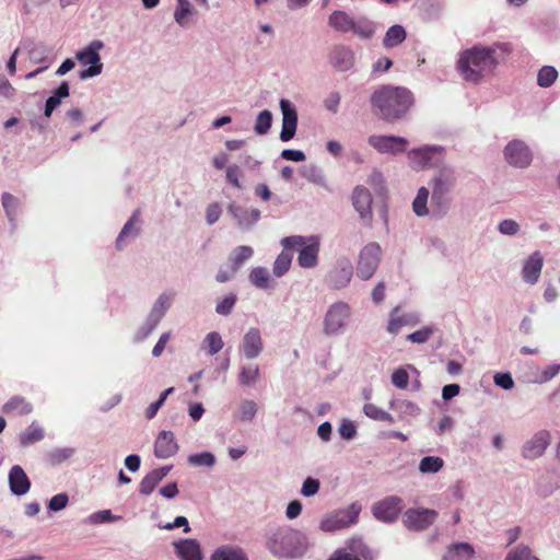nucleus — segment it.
I'll use <instances>...</instances> for the list:
<instances>
[{
    "label": "nucleus",
    "mask_w": 560,
    "mask_h": 560,
    "mask_svg": "<svg viewBox=\"0 0 560 560\" xmlns=\"http://www.w3.org/2000/svg\"><path fill=\"white\" fill-rule=\"evenodd\" d=\"M338 433L341 439L350 441L357 436V427L353 421L343 419L338 428Z\"/></svg>",
    "instance_id": "obj_63"
},
{
    "label": "nucleus",
    "mask_w": 560,
    "mask_h": 560,
    "mask_svg": "<svg viewBox=\"0 0 560 560\" xmlns=\"http://www.w3.org/2000/svg\"><path fill=\"white\" fill-rule=\"evenodd\" d=\"M328 24L338 32L347 33L353 26V19L345 11L336 10L329 15Z\"/></svg>",
    "instance_id": "obj_37"
},
{
    "label": "nucleus",
    "mask_w": 560,
    "mask_h": 560,
    "mask_svg": "<svg viewBox=\"0 0 560 560\" xmlns=\"http://www.w3.org/2000/svg\"><path fill=\"white\" fill-rule=\"evenodd\" d=\"M475 556L474 547L468 542H455L448 546L442 560H470Z\"/></svg>",
    "instance_id": "obj_31"
},
{
    "label": "nucleus",
    "mask_w": 560,
    "mask_h": 560,
    "mask_svg": "<svg viewBox=\"0 0 560 560\" xmlns=\"http://www.w3.org/2000/svg\"><path fill=\"white\" fill-rule=\"evenodd\" d=\"M438 518V512L432 509H408L402 515V523L409 529L413 532L425 530L431 526Z\"/></svg>",
    "instance_id": "obj_14"
},
{
    "label": "nucleus",
    "mask_w": 560,
    "mask_h": 560,
    "mask_svg": "<svg viewBox=\"0 0 560 560\" xmlns=\"http://www.w3.org/2000/svg\"><path fill=\"white\" fill-rule=\"evenodd\" d=\"M377 552L371 549L362 538L352 537L343 547L337 549L328 560H375Z\"/></svg>",
    "instance_id": "obj_9"
},
{
    "label": "nucleus",
    "mask_w": 560,
    "mask_h": 560,
    "mask_svg": "<svg viewBox=\"0 0 560 560\" xmlns=\"http://www.w3.org/2000/svg\"><path fill=\"white\" fill-rule=\"evenodd\" d=\"M4 413L28 415L33 411V406L22 396H13L2 408Z\"/></svg>",
    "instance_id": "obj_39"
},
{
    "label": "nucleus",
    "mask_w": 560,
    "mask_h": 560,
    "mask_svg": "<svg viewBox=\"0 0 560 560\" xmlns=\"http://www.w3.org/2000/svg\"><path fill=\"white\" fill-rule=\"evenodd\" d=\"M404 508L402 500L396 495H389L376 502L372 506L374 517L383 523H393L398 518Z\"/></svg>",
    "instance_id": "obj_15"
},
{
    "label": "nucleus",
    "mask_w": 560,
    "mask_h": 560,
    "mask_svg": "<svg viewBox=\"0 0 560 560\" xmlns=\"http://www.w3.org/2000/svg\"><path fill=\"white\" fill-rule=\"evenodd\" d=\"M237 302L235 293H229L217 302L215 312L221 316H229Z\"/></svg>",
    "instance_id": "obj_57"
},
{
    "label": "nucleus",
    "mask_w": 560,
    "mask_h": 560,
    "mask_svg": "<svg viewBox=\"0 0 560 560\" xmlns=\"http://www.w3.org/2000/svg\"><path fill=\"white\" fill-rule=\"evenodd\" d=\"M45 433L42 427L36 424V422H32L24 431H22L19 435L20 443L23 446L32 445L36 442H39L44 439Z\"/></svg>",
    "instance_id": "obj_43"
},
{
    "label": "nucleus",
    "mask_w": 560,
    "mask_h": 560,
    "mask_svg": "<svg viewBox=\"0 0 560 560\" xmlns=\"http://www.w3.org/2000/svg\"><path fill=\"white\" fill-rule=\"evenodd\" d=\"M70 94V86L68 82L63 81L52 92V94L46 100L44 115L49 118L52 112L60 105L61 101L68 97Z\"/></svg>",
    "instance_id": "obj_32"
},
{
    "label": "nucleus",
    "mask_w": 560,
    "mask_h": 560,
    "mask_svg": "<svg viewBox=\"0 0 560 560\" xmlns=\"http://www.w3.org/2000/svg\"><path fill=\"white\" fill-rule=\"evenodd\" d=\"M176 293L174 291L168 290L162 292L154 301L149 316L156 319L158 322H161L167 311L171 308Z\"/></svg>",
    "instance_id": "obj_28"
},
{
    "label": "nucleus",
    "mask_w": 560,
    "mask_h": 560,
    "mask_svg": "<svg viewBox=\"0 0 560 560\" xmlns=\"http://www.w3.org/2000/svg\"><path fill=\"white\" fill-rule=\"evenodd\" d=\"M9 488L12 494L22 497L31 489V480L20 465L11 467L8 475Z\"/></svg>",
    "instance_id": "obj_25"
},
{
    "label": "nucleus",
    "mask_w": 560,
    "mask_h": 560,
    "mask_svg": "<svg viewBox=\"0 0 560 560\" xmlns=\"http://www.w3.org/2000/svg\"><path fill=\"white\" fill-rule=\"evenodd\" d=\"M159 324L160 322L148 315L143 324L135 334L133 341L142 342L143 340H145L155 330Z\"/></svg>",
    "instance_id": "obj_55"
},
{
    "label": "nucleus",
    "mask_w": 560,
    "mask_h": 560,
    "mask_svg": "<svg viewBox=\"0 0 560 560\" xmlns=\"http://www.w3.org/2000/svg\"><path fill=\"white\" fill-rule=\"evenodd\" d=\"M175 390L174 387H168L166 388L164 392L161 393L159 399L154 402H152L145 410V417L147 419L151 420L153 419L158 411L160 410V408L164 405L165 400L167 399V397L173 394Z\"/></svg>",
    "instance_id": "obj_61"
},
{
    "label": "nucleus",
    "mask_w": 560,
    "mask_h": 560,
    "mask_svg": "<svg viewBox=\"0 0 560 560\" xmlns=\"http://www.w3.org/2000/svg\"><path fill=\"white\" fill-rule=\"evenodd\" d=\"M264 350V341L261 332L258 328H249L243 336L240 345V351L242 355L247 360H254L258 358Z\"/></svg>",
    "instance_id": "obj_19"
},
{
    "label": "nucleus",
    "mask_w": 560,
    "mask_h": 560,
    "mask_svg": "<svg viewBox=\"0 0 560 560\" xmlns=\"http://www.w3.org/2000/svg\"><path fill=\"white\" fill-rule=\"evenodd\" d=\"M260 377V369L256 363L243 364L240 368V373L237 375V382L243 387H250L255 385V383Z\"/></svg>",
    "instance_id": "obj_36"
},
{
    "label": "nucleus",
    "mask_w": 560,
    "mask_h": 560,
    "mask_svg": "<svg viewBox=\"0 0 560 560\" xmlns=\"http://www.w3.org/2000/svg\"><path fill=\"white\" fill-rule=\"evenodd\" d=\"M74 454V447H56L47 454V457L51 465H60L71 458Z\"/></svg>",
    "instance_id": "obj_52"
},
{
    "label": "nucleus",
    "mask_w": 560,
    "mask_h": 560,
    "mask_svg": "<svg viewBox=\"0 0 560 560\" xmlns=\"http://www.w3.org/2000/svg\"><path fill=\"white\" fill-rule=\"evenodd\" d=\"M271 126L272 113L268 109H264L256 117L254 124V131L259 136H264L269 132Z\"/></svg>",
    "instance_id": "obj_49"
},
{
    "label": "nucleus",
    "mask_w": 560,
    "mask_h": 560,
    "mask_svg": "<svg viewBox=\"0 0 560 560\" xmlns=\"http://www.w3.org/2000/svg\"><path fill=\"white\" fill-rule=\"evenodd\" d=\"M140 210L137 209L124 224L116 238L115 245L117 250H122L131 240H135L140 234Z\"/></svg>",
    "instance_id": "obj_23"
},
{
    "label": "nucleus",
    "mask_w": 560,
    "mask_h": 560,
    "mask_svg": "<svg viewBox=\"0 0 560 560\" xmlns=\"http://www.w3.org/2000/svg\"><path fill=\"white\" fill-rule=\"evenodd\" d=\"M510 51L509 44L503 43L491 46L476 45L460 52L457 70L465 81L478 84L493 73L500 59Z\"/></svg>",
    "instance_id": "obj_1"
},
{
    "label": "nucleus",
    "mask_w": 560,
    "mask_h": 560,
    "mask_svg": "<svg viewBox=\"0 0 560 560\" xmlns=\"http://www.w3.org/2000/svg\"><path fill=\"white\" fill-rule=\"evenodd\" d=\"M120 518H121V516L114 515L110 510H102V511L92 513L89 516V523L103 524V523L116 522Z\"/></svg>",
    "instance_id": "obj_62"
},
{
    "label": "nucleus",
    "mask_w": 560,
    "mask_h": 560,
    "mask_svg": "<svg viewBox=\"0 0 560 560\" xmlns=\"http://www.w3.org/2000/svg\"><path fill=\"white\" fill-rule=\"evenodd\" d=\"M558 489H560V482L551 477H542L536 482V494L542 499L549 498Z\"/></svg>",
    "instance_id": "obj_46"
},
{
    "label": "nucleus",
    "mask_w": 560,
    "mask_h": 560,
    "mask_svg": "<svg viewBox=\"0 0 560 560\" xmlns=\"http://www.w3.org/2000/svg\"><path fill=\"white\" fill-rule=\"evenodd\" d=\"M369 144L380 153L397 154L404 152L408 141L402 137L396 136H371L368 140Z\"/></svg>",
    "instance_id": "obj_20"
},
{
    "label": "nucleus",
    "mask_w": 560,
    "mask_h": 560,
    "mask_svg": "<svg viewBox=\"0 0 560 560\" xmlns=\"http://www.w3.org/2000/svg\"><path fill=\"white\" fill-rule=\"evenodd\" d=\"M161 482L159 477L151 470L147 474L139 483V492L143 495L151 494L155 487Z\"/></svg>",
    "instance_id": "obj_60"
},
{
    "label": "nucleus",
    "mask_w": 560,
    "mask_h": 560,
    "mask_svg": "<svg viewBox=\"0 0 560 560\" xmlns=\"http://www.w3.org/2000/svg\"><path fill=\"white\" fill-rule=\"evenodd\" d=\"M284 249L299 248L298 264L301 268L312 269L318 265L319 238L315 235H292L281 240Z\"/></svg>",
    "instance_id": "obj_4"
},
{
    "label": "nucleus",
    "mask_w": 560,
    "mask_h": 560,
    "mask_svg": "<svg viewBox=\"0 0 560 560\" xmlns=\"http://www.w3.org/2000/svg\"><path fill=\"white\" fill-rule=\"evenodd\" d=\"M329 61L337 71L346 72L353 68L355 55L350 47L336 45L329 52Z\"/></svg>",
    "instance_id": "obj_22"
},
{
    "label": "nucleus",
    "mask_w": 560,
    "mask_h": 560,
    "mask_svg": "<svg viewBox=\"0 0 560 560\" xmlns=\"http://www.w3.org/2000/svg\"><path fill=\"white\" fill-rule=\"evenodd\" d=\"M249 282L260 290L273 289L276 283L266 267H254L248 275Z\"/></svg>",
    "instance_id": "obj_30"
},
{
    "label": "nucleus",
    "mask_w": 560,
    "mask_h": 560,
    "mask_svg": "<svg viewBox=\"0 0 560 560\" xmlns=\"http://www.w3.org/2000/svg\"><path fill=\"white\" fill-rule=\"evenodd\" d=\"M258 412V405L252 399H243L234 417L242 422H252Z\"/></svg>",
    "instance_id": "obj_41"
},
{
    "label": "nucleus",
    "mask_w": 560,
    "mask_h": 560,
    "mask_svg": "<svg viewBox=\"0 0 560 560\" xmlns=\"http://www.w3.org/2000/svg\"><path fill=\"white\" fill-rule=\"evenodd\" d=\"M195 13V9L189 0H177V5L174 11L175 22L183 28L189 26V16Z\"/></svg>",
    "instance_id": "obj_40"
},
{
    "label": "nucleus",
    "mask_w": 560,
    "mask_h": 560,
    "mask_svg": "<svg viewBox=\"0 0 560 560\" xmlns=\"http://www.w3.org/2000/svg\"><path fill=\"white\" fill-rule=\"evenodd\" d=\"M560 372V364H550L544 369L538 366L533 368V372L530 376L526 377V382L528 383H537L542 384L552 380Z\"/></svg>",
    "instance_id": "obj_35"
},
{
    "label": "nucleus",
    "mask_w": 560,
    "mask_h": 560,
    "mask_svg": "<svg viewBox=\"0 0 560 560\" xmlns=\"http://www.w3.org/2000/svg\"><path fill=\"white\" fill-rule=\"evenodd\" d=\"M302 176L313 184L327 188V180L323 171L315 165L305 166Z\"/></svg>",
    "instance_id": "obj_51"
},
{
    "label": "nucleus",
    "mask_w": 560,
    "mask_h": 560,
    "mask_svg": "<svg viewBox=\"0 0 560 560\" xmlns=\"http://www.w3.org/2000/svg\"><path fill=\"white\" fill-rule=\"evenodd\" d=\"M444 148L441 145H423L408 152L410 165L415 170H423L439 165L443 161Z\"/></svg>",
    "instance_id": "obj_10"
},
{
    "label": "nucleus",
    "mask_w": 560,
    "mask_h": 560,
    "mask_svg": "<svg viewBox=\"0 0 560 560\" xmlns=\"http://www.w3.org/2000/svg\"><path fill=\"white\" fill-rule=\"evenodd\" d=\"M413 102L412 92L404 86L383 85L371 96L373 109L386 121L401 119Z\"/></svg>",
    "instance_id": "obj_2"
},
{
    "label": "nucleus",
    "mask_w": 560,
    "mask_h": 560,
    "mask_svg": "<svg viewBox=\"0 0 560 560\" xmlns=\"http://www.w3.org/2000/svg\"><path fill=\"white\" fill-rule=\"evenodd\" d=\"M456 182L454 168L444 166L432 177L430 186L434 192L452 196Z\"/></svg>",
    "instance_id": "obj_21"
},
{
    "label": "nucleus",
    "mask_w": 560,
    "mask_h": 560,
    "mask_svg": "<svg viewBox=\"0 0 560 560\" xmlns=\"http://www.w3.org/2000/svg\"><path fill=\"white\" fill-rule=\"evenodd\" d=\"M505 560H533L532 550L526 546H517L508 553Z\"/></svg>",
    "instance_id": "obj_64"
},
{
    "label": "nucleus",
    "mask_w": 560,
    "mask_h": 560,
    "mask_svg": "<svg viewBox=\"0 0 560 560\" xmlns=\"http://www.w3.org/2000/svg\"><path fill=\"white\" fill-rule=\"evenodd\" d=\"M104 43L100 39L92 40L83 49L77 51L75 58L81 66H89V68L80 71L79 78L86 80L96 77L103 71V63L101 61L100 50L103 49Z\"/></svg>",
    "instance_id": "obj_6"
},
{
    "label": "nucleus",
    "mask_w": 560,
    "mask_h": 560,
    "mask_svg": "<svg viewBox=\"0 0 560 560\" xmlns=\"http://www.w3.org/2000/svg\"><path fill=\"white\" fill-rule=\"evenodd\" d=\"M293 255L288 250H282L276 258L273 266H272V273L277 278H281L284 276L292 264Z\"/></svg>",
    "instance_id": "obj_47"
},
{
    "label": "nucleus",
    "mask_w": 560,
    "mask_h": 560,
    "mask_svg": "<svg viewBox=\"0 0 560 560\" xmlns=\"http://www.w3.org/2000/svg\"><path fill=\"white\" fill-rule=\"evenodd\" d=\"M353 277V265L347 257L336 260L334 266L325 276V283L331 290H342L347 288Z\"/></svg>",
    "instance_id": "obj_11"
},
{
    "label": "nucleus",
    "mask_w": 560,
    "mask_h": 560,
    "mask_svg": "<svg viewBox=\"0 0 560 560\" xmlns=\"http://www.w3.org/2000/svg\"><path fill=\"white\" fill-rule=\"evenodd\" d=\"M189 465L195 467H213L215 465V456L211 452H201L191 454L187 457Z\"/></svg>",
    "instance_id": "obj_54"
},
{
    "label": "nucleus",
    "mask_w": 560,
    "mask_h": 560,
    "mask_svg": "<svg viewBox=\"0 0 560 560\" xmlns=\"http://www.w3.org/2000/svg\"><path fill=\"white\" fill-rule=\"evenodd\" d=\"M173 545L175 553L180 560H202L201 547L196 539H179Z\"/></svg>",
    "instance_id": "obj_27"
},
{
    "label": "nucleus",
    "mask_w": 560,
    "mask_h": 560,
    "mask_svg": "<svg viewBox=\"0 0 560 560\" xmlns=\"http://www.w3.org/2000/svg\"><path fill=\"white\" fill-rule=\"evenodd\" d=\"M352 205L355 211L359 213L360 219L370 224L373 218L372 212V194L364 186L354 187L351 196Z\"/></svg>",
    "instance_id": "obj_18"
},
{
    "label": "nucleus",
    "mask_w": 560,
    "mask_h": 560,
    "mask_svg": "<svg viewBox=\"0 0 560 560\" xmlns=\"http://www.w3.org/2000/svg\"><path fill=\"white\" fill-rule=\"evenodd\" d=\"M178 444L172 431L163 430L159 433L154 443V455L158 458L166 459L178 452Z\"/></svg>",
    "instance_id": "obj_24"
},
{
    "label": "nucleus",
    "mask_w": 560,
    "mask_h": 560,
    "mask_svg": "<svg viewBox=\"0 0 560 560\" xmlns=\"http://www.w3.org/2000/svg\"><path fill=\"white\" fill-rule=\"evenodd\" d=\"M429 196L430 191L427 187H420L418 189L416 198L412 201V211L417 217H431V206L428 207Z\"/></svg>",
    "instance_id": "obj_38"
},
{
    "label": "nucleus",
    "mask_w": 560,
    "mask_h": 560,
    "mask_svg": "<svg viewBox=\"0 0 560 560\" xmlns=\"http://www.w3.org/2000/svg\"><path fill=\"white\" fill-rule=\"evenodd\" d=\"M558 78V71L552 66H544L537 73V84L540 88L551 86Z\"/></svg>",
    "instance_id": "obj_50"
},
{
    "label": "nucleus",
    "mask_w": 560,
    "mask_h": 560,
    "mask_svg": "<svg viewBox=\"0 0 560 560\" xmlns=\"http://www.w3.org/2000/svg\"><path fill=\"white\" fill-rule=\"evenodd\" d=\"M228 213L233 218L236 228L242 232L253 230L261 217L259 209L247 208L235 201L229 203Z\"/></svg>",
    "instance_id": "obj_13"
},
{
    "label": "nucleus",
    "mask_w": 560,
    "mask_h": 560,
    "mask_svg": "<svg viewBox=\"0 0 560 560\" xmlns=\"http://www.w3.org/2000/svg\"><path fill=\"white\" fill-rule=\"evenodd\" d=\"M352 316L351 306L343 301L332 303L326 311L323 330L327 336L342 335Z\"/></svg>",
    "instance_id": "obj_5"
},
{
    "label": "nucleus",
    "mask_w": 560,
    "mask_h": 560,
    "mask_svg": "<svg viewBox=\"0 0 560 560\" xmlns=\"http://www.w3.org/2000/svg\"><path fill=\"white\" fill-rule=\"evenodd\" d=\"M267 547L276 557L298 558L307 550V537L298 529L280 527L270 535Z\"/></svg>",
    "instance_id": "obj_3"
},
{
    "label": "nucleus",
    "mask_w": 560,
    "mask_h": 560,
    "mask_svg": "<svg viewBox=\"0 0 560 560\" xmlns=\"http://www.w3.org/2000/svg\"><path fill=\"white\" fill-rule=\"evenodd\" d=\"M363 413L372 419V420H375V421H382V422H387V423H394V418L390 413H388L387 411L378 408L377 406H375L374 404H365L363 406Z\"/></svg>",
    "instance_id": "obj_48"
},
{
    "label": "nucleus",
    "mask_w": 560,
    "mask_h": 560,
    "mask_svg": "<svg viewBox=\"0 0 560 560\" xmlns=\"http://www.w3.org/2000/svg\"><path fill=\"white\" fill-rule=\"evenodd\" d=\"M389 408L405 417H417L421 411L417 404L405 399L390 400Z\"/></svg>",
    "instance_id": "obj_45"
},
{
    "label": "nucleus",
    "mask_w": 560,
    "mask_h": 560,
    "mask_svg": "<svg viewBox=\"0 0 560 560\" xmlns=\"http://www.w3.org/2000/svg\"><path fill=\"white\" fill-rule=\"evenodd\" d=\"M282 114V128L280 131V140L288 142L292 140L298 128V112L295 106L287 98H281L279 103Z\"/></svg>",
    "instance_id": "obj_16"
},
{
    "label": "nucleus",
    "mask_w": 560,
    "mask_h": 560,
    "mask_svg": "<svg viewBox=\"0 0 560 560\" xmlns=\"http://www.w3.org/2000/svg\"><path fill=\"white\" fill-rule=\"evenodd\" d=\"M350 31H352L359 37L368 39L374 34V26L369 20L359 19L357 21L353 20V26Z\"/></svg>",
    "instance_id": "obj_59"
},
{
    "label": "nucleus",
    "mask_w": 560,
    "mask_h": 560,
    "mask_svg": "<svg viewBox=\"0 0 560 560\" xmlns=\"http://www.w3.org/2000/svg\"><path fill=\"white\" fill-rule=\"evenodd\" d=\"M551 441L550 432L547 430L537 431L522 446V456L525 459H536L541 457Z\"/></svg>",
    "instance_id": "obj_17"
},
{
    "label": "nucleus",
    "mask_w": 560,
    "mask_h": 560,
    "mask_svg": "<svg viewBox=\"0 0 560 560\" xmlns=\"http://www.w3.org/2000/svg\"><path fill=\"white\" fill-rule=\"evenodd\" d=\"M253 256L254 249L248 245H241L233 248L229 256V262L233 272H237Z\"/></svg>",
    "instance_id": "obj_34"
},
{
    "label": "nucleus",
    "mask_w": 560,
    "mask_h": 560,
    "mask_svg": "<svg viewBox=\"0 0 560 560\" xmlns=\"http://www.w3.org/2000/svg\"><path fill=\"white\" fill-rule=\"evenodd\" d=\"M223 347V339L218 331L208 332L201 342V348L205 349L206 353L210 357L219 353Z\"/></svg>",
    "instance_id": "obj_44"
},
{
    "label": "nucleus",
    "mask_w": 560,
    "mask_h": 560,
    "mask_svg": "<svg viewBox=\"0 0 560 560\" xmlns=\"http://www.w3.org/2000/svg\"><path fill=\"white\" fill-rule=\"evenodd\" d=\"M544 266V258L540 252H534L525 261L522 277L528 284H535L539 280L541 269Z\"/></svg>",
    "instance_id": "obj_26"
},
{
    "label": "nucleus",
    "mask_w": 560,
    "mask_h": 560,
    "mask_svg": "<svg viewBox=\"0 0 560 560\" xmlns=\"http://www.w3.org/2000/svg\"><path fill=\"white\" fill-rule=\"evenodd\" d=\"M1 203L5 211L8 219L13 222L15 220L16 210L19 208V199L10 192H3L1 196Z\"/></svg>",
    "instance_id": "obj_56"
},
{
    "label": "nucleus",
    "mask_w": 560,
    "mask_h": 560,
    "mask_svg": "<svg viewBox=\"0 0 560 560\" xmlns=\"http://www.w3.org/2000/svg\"><path fill=\"white\" fill-rule=\"evenodd\" d=\"M51 48L45 45H37L30 50V58L35 63L48 65L52 61L49 57Z\"/></svg>",
    "instance_id": "obj_58"
},
{
    "label": "nucleus",
    "mask_w": 560,
    "mask_h": 560,
    "mask_svg": "<svg viewBox=\"0 0 560 560\" xmlns=\"http://www.w3.org/2000/svg\"><path fill=\"white\" fill-rule=\"evenodd\" d=\"M453 197L432 191L431 194V218L443 219L452 208Z\"/></svg>",
    "instance_id": "obj_29"
},
{
    "label": "nucleus",
    "mask_w": 560,
    "mask_h": 560,
    "mask_svg": "<svg viewBox=\"0 0 560 560\" xmlns=\"http://www.w3.org/2000/svg\"><path fill=\"white\" fill-rule=\"evenodd\" d=\"M506 163L515 168H526L533 162V152L525 141L514 139L508 142L503 150Z\"/></svg>",
    "instance_id": "obj_12"
},
{
    "label": "nucleus",
    "mask_w": 560,
    "mask_h": 560,
    "mask_svg": "<svg viewBox=\"0 0 560 560\" xmlns=\"http://www.w3.org/2000/svg\"><path fill=\"white\" fill-rule=\"evenodd\" d=\"M444 462L439 456H425L419 463V470L422 474H435L442 469Z\"/></svg>",
    "instance_id": "obj_53"
},
{
    "label": "nucleus",
    "mask_w": 560,
    "mask_h": 560,
    "mask_svg": "<svg viewBox=\"0 0 560 560\" xmlns=\"http://www.w3.org/2000/svg\"><path fill=\"white\" fill-rule=\"evenodd\" d=\"M361 509L360 503L353 502L347 509L324 516L319 523L320 530L334 533L354 525L358 522Z\"/></svg>",
    "instance_id": "obj_7"
},
{
    "label": "nucleus",
    "mask_w": 560,
    "mask_h": 560,
    "mask_svg": "<svg viewBox=\"0 0 560 560\" xmlns=\"http://www.w3.org/2000/svg\"><path fill=\"white\" fill-rule=\"evenodd\" d=\"M406 30L401 25L390 26L383 38V46L385 48H394L400 45L406 39Z\"/></svg>",
    "instance_id": "obj_42"
},
{
    "label": "nucleus",
    "mask_w": 560,
    "mask_h": 560,
    "mask_svg": "<svg viewBox=\"0 0 560 560\" xmlns=\"http://www.w3.org/2000/svg\"><path fill=\"white\" fill-rule=\"evenodd\" d=\"M382 249L378 243L366 244L359 253L357 261V276L359 279L370 280L376 272L381 262Z\"/></svg>",
    "instance_id": "obj_8"
},
{
    "label": "nucleus",
    "mask_w": 560,
    "mask_h": 560,
    "mask_svg": "<svg viewBox=\"0 0 560 560\" xmlns=\"http://www.w3.org/2000/svg\"><path fill=\"white\" fill-rule=\"evenodd\" d=\"M210 560H248V557L241 547L223 545L212 552Z\"/></svg>",
    "instance_id": "obj_33"
}]
</instances>
